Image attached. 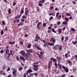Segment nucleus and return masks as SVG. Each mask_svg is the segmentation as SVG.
<instances>
[{
    "instance_id": "44",
    "label": "nucleus",
    "mask_w": 77,
    "mask_h": 77,
    "mask_svg": "<svg viewBox=\"0 0 77 77\" xmlns=\"http://www.w3.org/2000/svg\"><path fill=\"white\" fill-rule=\"evenodd\" d=\"M4 52V51L3 50H1L0 53H3V52Z\"/></svg>"
},
{
    "instance_id": "38",
    "label": "nucleus",
    "mask_w": 77,
    "mask_h": 77,
    "mask_svg": "<svg viewBox=\"0 0 77 77\" xmlns=\"http://www.w3.org/2000/svg\"><path fill=\"white\" fill-rule=\"evenodd\" d=\"M68 37L67 36L66 38V39L65 40V41L66 42V41L68 40Z\"/></svg>"
},
{
    "instance_id": "42",
    "label": "nucleus",
    "mask_w": 77,
    "mask_h": 77,
    "mask_svg": "<svg viewBox=\"0 0 77 77\" xmlns=\"http://www.w3.org/2000/svg\"><path fill=\"white\" fill-rule=\"evenodd\" d=\"M2 24L3 25H5V21L3 20V21H2Z\"/></svg>"
},
{
    "instance_id": "53",
    "label": "nucleus",
    "mask_w": 77,
    "mask_h": 77,
    "mask_svg": "<svg viewBox=\"0 0 77 77\" xmlns=\"http://www.w3.org/2000/svg\"><path fill=\"white\" fill-rule=\"evenodd\" d=\"M60 18H61V15L59 16L58 18V20H60Z\"/></svg>"
},
{
    "instance_id": "55",
    "label": "nucleus",
    "mask_w": 77,
    "mask_h": 77,
    "mask_svg": "<svg viewBox=\"0 0 77 77\" xmlns=\"http://www.w3.org/2000/svg\"><path fill=\"white\" fill-rule=\"evenodd\" d=\"M42 23L41 22H39L37 24V25H38V26H39Z\"/></svg>"
},
{
    "instance_id": "22",
    "label": "nucleus",
    "mask_w": 77,
    "mask_h": 77,
    "mask_svg": "<svg viewBox=\"0 0 77 77\" xmlns=\"http://www.w3.org/2000/svg\"><path fill=\"white\" fill-rule=\"evenodd\" d=\"M15 43V42H9V44H11V45H14V44Z\"/></svg>"
},
{
    "instance_id": "52",
    "label": "nucleus",
    "mask_w": 77,
    "mask_h": 77,
    "mask_svg": "<svg viewBox=\"0 0 77 77\" xmlns=\"http://www.w3.org/2000/svg\"><path fill=\"white\" fill-rule=\"evenodd\" d=\"M62 68H63V69H64V70H65V69L66 68V67H65L64 66H62Z\"/></svg>"
},
{
    "instance_id": "7",
    "label": "nucleus",
    "mask_w": 77,
    "mask_h": 77,
    "mask_svg": "<svg viewBox=\"0 0 77 77\" xmlns=\"http://www.w3.org/2000/svg\"><path fill=\"white\" fill-rule=\"evenodd\" d=\"M47 44L49 45H51V46H54V44L53 43H47Z\"/></svg>"
},
{
    "instance_id": "10",
    "label": "nucleus",
    "mask_w": 77,
    "mask_h": 77,
    "mask_svg": "<svg viewBox=\"0 0 77 77\" xmlns=\"http://www.w3.org/2000/svg\"><path fill=\"white\" fill-rule=\"evenodd\" d=\"M5 53H6V55H8V54H9V51L8 49H7Z\"/></svg>"
},
{
    "instance_id": "23",
    "label": "nucleus",
    "mask_w": 77,
    "mask_h": 77,
    "mask_svg": "<svg viewBox=\"0 0 77 77\" xmlns=\"http://www.w3.org/2000/svg\"><path fill=\"white\" fill-rule=\"evenodd\" d=\"M54 57H51L50 58V60L51 61V62H52V61H53V62L54 61Z\"/></svg>"
},
{
    "instance_id": "20",
    "label": "nucleus",
    "mask_w": 77,
    "mask_h": 77,
    "mask_svg": "<svg viewBox=\"0 0 77 77\" xmlns=\"http://www.w3.org/2000/svg\"><path fill=\"white\" fill-rule=\"evenodd\" d=\"M23 69V67H20L19 68L18 71H21Z\"/></svg>"
},
{
    "instance_id": "30",
    "label": "nucleus",
    "mask_w": 77,
    "mask_h": 77,
    "mask_svg": "<svg viewBox=\"0 0 77 77\" xmlns=\"http://www.w3.org/2000/svg\"><path fill=\"white\" fill-rule=\"evenodd\" d=\"M65 57H66V59L68 57V54H67V53L65 54Z\"/></svg>"
},
{
    "instance_id": "2",
    "label": "nucleus",
    "mask_w": 77,
    "mask_h": 77,
    "mask_svg": "<svg viewBox=\"0 0 77 77\" xmlns=\"http://www.w3.org/2000/svg\"><path fill=\"white\" fill-rule=\"evenodd\" d=\"M30 55V54L29 53H26V54H25V56H24V57H25V58L26 59H27L29 57V56Z\"/></svg>"
},
{
    "instance_id": "11",
    "label": "nucleus",
    "mask_w": 77,
    "mask_h": 77,
    "mask_svg": "<svg viewBox=\"0 0 77 77\" xmlns=\"http://www.w3.org/2000/svg\"><path fill=\"white\" fill-rule=\"evenodd\" d=\"M23 14H24V10L23 9H21L20 11V14L22 15Z\"/></svg>"
},
{
    "instance_id": "1",
    "label": "nucleus",
    "mask_w": 77,
    "mask_h": 77,
    "mask_svg": "<svg viewBox=\"0 0 77 77\" xmlns=\"http://www.w3.org/2000/svg\"><path fill=\"white\" fill-rule=\"evenodd\" d=\"M50 42H52L53 43H56V39L54 38H52L50 39Z\"/></svg>"
},
{
    "instance_id": "37",
    "label": "nucleus",
    "mask_w": 77,
    "mask_h": 77,
    "mask_svg": "<svg viewBox=\"0 0 77 77\" xmlns=\"http://www.w3.org/2000/svg\"><path fill=\"white\" fill-rule=\"evenodd\" d=\"M22 18H27V16L26 15H24V16H23L22 17Z\"/></svg>"
},
{
    "instance_id": "6",
    "label": "nucleus",
    "mask_w": 77,
    "mask_h": 77,
    "mask_svg": "<svg viewBox=\"0 0 77 77\" xmlns=\"http://www.w3.org/2000/svg\"><path fill=\"white\" fill-rule=\"evenodd\" d=\"M67 63H68L69 66H71V65H72V62H71V61H67Z\"/></svg>"
},
{
    "instance_id": "8",
    "label": "nucleus",
    "mask_w": 77,
    "mask_h": 77,
    "mask_svg": "<svg viewBox=\"0 0 77 77\" xmlns=\"http://www.w3.org/2000/svg\"><path fill=\"white\" fill-rule=\"evenodd\" d=\"M58 67L60 69H62V65H61V64L58 63Z\"/></svg>"
},
{
    "instance_id": "14",
    "label": "nucleus",
    "mask_w": 77,
    "mask_h": 77,
    "mask_svg": "<svg viewBox=\"0 0 77 77\" xmlns=\"http://www.w3.org/2000/svg\"><path fill=\"white\" fill-rule=\"evenodd\" d=\"M8 12L9 14H11V9L10 8H8Z\"/></svg>"
},
{
    "instance_id": "18",
    "label": "nucleus",
    "mask_w": 77,
    "mask_h": 77,
    "mask_svg": "<svg viewBox=\"0 0 77 77\" xmlns=\"http://www.w3.org/2000/svg\"><path fill=\"white\" fill-rule=\"evenodd\" d=\"M58 34H60V33H61V32H62V29H58Z\"/></svg>"
},
{
    "instance_id": "3",
    "label": "nucleus",
    "mask_w": 77,
    "mask_h": 77,
    "mask_svg": "<svg viewBox=\"0 0 77 77\" xmlns=\"http://www.w3.org/2000/svg\"><path fill=\"white\" fill-rule=\"evenodd\" d=\"M59 45H57L54 47L53 49L55 50H57L59 49Z\"/></svg>"
},
{
    "instance_id": "5",
    "label": "nucleus",
    "mask_w": 77,
    "mask_h": 77,
    "mask_svg": "<svg viewBox=\"0 0 77 77\" xmlns=\"http://www.w3.org/2000/svg\"><path fill=\"white\" fill-rule=\"evenodd\" d=\"M14 70H13V74L14 75V76H17V74H16V72H17V71H16V69H14Z\"/></svg>"
},
{
    "instance_id": "15",
    "label": "nucleus",
    "mask_w": 77,
    "mask_h": 77,
    "mask_svg": "<svg viewBox=\"0 0 77 77\" xmlns=\"http://www.w3.org/2000/svg\"><path fill=\"white\" fill-rule=\"evenodd\" d=\"M64 70L66 72H68L69 71V69H68L67 67H66Z\"/></svg>"
},
{
    "instance_id": "17",
    "label": "nucleus",
    "mask_w": 77,
    "mask_h": 77,
    "mask_svg": "<svg viewBox=\"0 0 77 77\" xmlns=\"http://www.w3.org/2000/svg\"><path fill=\"white\" fill-rule=\"evenodd\" d=\"M25 14L26 15H28L29 11H25Z\"/></svg>"
},
{
    "instance_id": "58",
    "label": "nucleus",
    "mask_w": 77,
    "mask_h": 77,
    "mask_svg": "<svg viewBox=\"0 0 77 77\" xmlns=\"http://www.w3.org/2000/svg\"><path fill=\"white\" fill-rule=\"evenodd\" d=\"M20 44H21V45H23V42H19Z\"/></svg>"
},
{
    "instance_id": "13",
    "label": "nucleus",
    "mask_w": 77,
    "mask_h": 77,
    "mask_svg": "<svg viewBox=\"0 0 77 77\" xmlns=\"http://www.w3.org/2000/svg\"><path fill=\"white\" fill-rule=\"evenodd\" d=\"M35 67L34 69V71H38L39 69V68L36 67Z\"/></svg>"
},
{
    "instance_id": "36",
    "label": "nucleus",
    "mask_w": 77,
    "mask_h": 77,
    "mask_svg": "<svg viewBox=\"0 0 77 77\" xmlns=\"http://www.w3.org/2000/svg\"><path fill=\"white\" fill-rule=\"evenodd\" d=\"M4 33V32H3V30H2L1 31V34H1V35H3Z\"/></svg>"
},
{
    "instance_id": "25",
    "label": "nucleus",
    "mask_w": 77,
    "mask_h": 77,
    "mask_svg": "<svg viewBox=\"0 0 77 77\" xmlns=\"http://www.w3.org/2000/svg\"><path fill=\"white\" fill-rule=\"evenodd\" d=\"M51 30L53 32H54V33H56V31H54V28H52L51 29Z\"/></svg>"
},
{
    "instance_id": "46",
    "label": "nucleus",
    "mask_w": 77,
    "mask_h": 77,
    "mask_svg": "<svg viewBox=\"0 0 77 77\" xmlns=\"http://www.w3.org/2000/svg\"><path fill=\"white\" fill-rule=\"evenodd\" d=\"M57 25H60V21H59L58 22H57Z\"/></svg>"
},
{
    "instance_id": "35",
    "label": "nucleus",
    "mask_w": 77,
    "mask_h": 77,
    "mask_svg": "<svg viewBox=\"0 0 77 77\" xmlns=\"http://www.w3.org/2000/svg\"><path fill=\"white\" fill-rule=\"evenodd\" d=\"M52 62L51 61H50L49 62L48 64L52 65Z\"/></svg>"
},
{
    "instance_id": "24",
    "label": "nucleus",
    "mask_w": 77,
    "mask_h": 77,
    "mask_svg": "<svg viewBox=\"0 0 77 77\" xmlns=\"http://www.w3.org/2000/svg\"><path fill=\"white\" fill-rule=\"evenodd\" d=\"M40 55H41L42 57V56H43V52H42V51H41L40 52Z\"/></svg>"
},
{
    "instance_id": "43",
    "label": "nucleus",
    "mask_w": 77,
    "mask_h": 77,
    "mask_svg": "<svg viewBox=\"0 0 77 77\" xmlns=\"http://www.w3.org/2000/svg\"><path fill=\"white\" fill-rule=\"evenodd\" d=\"M51 30L50 29L48 30V33H51Z\"/></svg>"
},
{
    "instance_id": "9",
    "label": "nucleus",
    "mask_w": 77,
    "mask_h": 77,
    "mask_svg": "<svg viewBox=\"0 0 77 77\" xmlns=\"http://www.w3.org/2000/svg\"><path fill=\"white\" fill-rule=\"evenodd\" d=\"M20 60H23V61L24 62V61H25V59L23 57H20Z\"/></svg>"
},
{
    "instance_id": "49",
    "label": "nucleus",
    "mask_w": 77,
    "mask_h": 77,
    "mask_svg": "<svg viewBox=\"0 0 77 77\" xmlns=\"http://www.w3.org/2000/svg\"><path fill=\"white\" fill-rule=\"evenodd\" d=\"M21 21H22V22H24V19L23 18L21 20Z\"/></svg>"
},
{
    "instance_id": "26",
    "label": "nucleus",
    "mask_w": 77,
    "mask_h": 77,
    "mask_svg": "<svg viewBox=\"0 0 77 77\" xmlns=\"http://www.w3.org/2000/svg\"><path fill=\"white\" fill-rule=\"evenodd\" d=\"M37 49L39 50H40V51H42V49L39 48V46L37 47Z\"/></svg>"
},
{
    "instance_id": "29",
    "label": "nucleus",
    "mask_w": 77,
    "mask_h": 77,
    "mask_svg": "<svg viewBox=\"0 0 77 77\" xmlns=\"http://www.w3.org/2000/svg\"><path fill=\"white\" fill-rule=\"evenodd\" d=\"M32 46V45H31V44H29L28 45V46H27V48H30V47Z\"/></svg>"
},
{
    "instance_id": "54",
    "label": "nucleus",
    "mask_w": 77,
    "mask_h": 77,
    "mask_svg": "<svg viewBox=\"0 0 77 77\" xmlns=\"http://www.w3.org/2000/svg\"><path fill=\"white\" fill-rule=\"evenodd\" d=\"M29 51L30 53H33V50L32 49H29Z\"/></svg>"
},
{
    "instance_id": "45",
    "label": "nucleus",
    "mask_w": 77,
    "mask_h": 77,
    "mask_svg": "<svg viewBox=\"0 0 77 77\" xmlns=\"http://www.w3.org/2000/svg\"><path fill=\"white\" fill-rule=\"evenodd\" d=\"M21 15H22L20 14V15H17V17L18 18H20V17H21Z\"/></svg>"
},
{
    "instance_id": "39",
    "label": "nucleus",
    "mask_w": 77,
    "mask_h": 77,
    "mask_svg": "<svg viewBox=\"0 0 77 77\" xmlns=\"http://www.w3.org/2000/svg\"><path fill=\"white\" fill-rule=\"evenodd\" d=\"M54 62H55L56 63V62H57V59L54 58Z\"/></svg>"
},
{
    "instance_id": "31",
    "label": "nucleus",
    "mask_w": 77,
    "mask_h": 77,
    "mask_svg": "<svg viewBox=\"0 0 77 77\" xmlns=\"http://www.w3.org/2000/svg\"><path fill=\"white\" fill-rule=\"evenodd\" d=\"M29 75L31 77H33V73H29Z\"/></svg>"
},
{
    "instance_id": "48",
    "label": "nucleus",
    "mask_w": 77,
    "mask_h": 77,
    "mask_svg": "<svg viewBox=\"0 0 77 77\" xmlns=\"http://www.w3.org/2000/svg\"><path fill=\"white\" fill-rule=\"evenodd\" d=\"M4 30L6 31H8V27L7 26L6 28L4 29Z\"/></svg>"
},
{
    "instance_id": "60",
    "label": "nucleus",
    "mask_w": 77,
    "mask_h": 77,
    "mask_svg": "<svg viewBox=\"0 0 77 77\" xmlns=\"http://www.w3.org/2000/svg\"><path fill=\"white\" fill-rule=\"evenodd\" d=\"M5 65H3V69H5Z\"/></svg>"
},
{
    "instance_id": "34",
    "label": "nucleus",
    "mask_w": 77,
    "mask_h": 77,
    "mask_svg": "<svg viewBox=\"0 0 77 77\" xmlns=\"http://www.w3.org/2000/svg\"><path fill=\"white\" fill-rule=\"evenodd\" d=\"M19 23L20 24L21 26H23V25H24V23H23V22Z\"/></svg>"
},
{
    "instance_id": "61",
    "label": "nucleus",
    "mask_w": 77,
    "mask_h": 77,
    "mask_svg": "<svg viewBox=\"0 0 77 77\" xmlns=\"http://www.w3.org/2000/svg\"><path fill=\"white\" fill-rule=\"evenodd\" d=\"M43 27H45V26H46V23H44L43 25Z\"/></svg>"
},
{
    "instance_id": "33",
    "label": "nucleus",
    "mask_w": 77,
    "mask_h": 77,
    "mask_svg": "<svg viewBox=\"0 0 77 77\" xmlns=\"http://www.w3.org/2000/svg\"><path fill=\"white\" fill-rule=\"evenodd\" d=\"M66 16H71V14H70L68 13L66 14Z\"/></svg>"
},
{
    "instance_id": "64",
    "label": "nucleus",
    "mask_w": 77,
    "mask_h": 77,
    "mask_svg": "<svg viewBox=\"0 0 77 77\" xmlns=\"http://www.w3.org/2000/svg\"><path fill=\"white\" fill-rule=\"evenodd\" d=\"M8 54L11 56H12L13 54H12V53H8Z\"/></svg>"
},
{
    "instance_id": "4",
    "label": "nucleus",
    "mask_w": 77,
    "mask_h": 77,
    "mask_svg": "<svg viewBox=\"0 0 77 77\" xmlns=\"http://www.w3.org/2000/svg\"><path fill=\"white\" fill-rule=\"evenodd\" d=\"M20 53L23 56H25V54H26V52H25L24 51H22L20 52Z\"/></svg>"
},
{
    "instance_id": "21",
    "label": "nucleus",
    "mask_w": 77,
    "mask_h": 77,
    "mask_svg": "<svg viewBox=\"0 0 77 77\" xmlns=\"http://www.w3.org/2000/svg\"><path fill=\"white\" fill-rule=\"evenodd\" d=\"M64 20H66V22H68V21H69V19L68 18H67V17H65L64 18Z\"/></svg>"
},
{
    "instance_id": "50",
    "label": "nucleus",
    "mask_w": 77,
    "mask_h": 77,
    "mask_svg": "<svg viewBox=\"0 0 77 77\" xmlns=\"http://www.w3.org/2000/svg\"><path fill=\"white\" fill-rule=\"evenodd\" d=\"M33 67H37L38 68V67H39L38 65H34L33 66Z\"/></svg>"
},
{
    "instance_id": "62",
    "label": "nucleus",
    "mask_w": 77,
    "mask_h": 77,
    "mask_svg": "<svg viewBox=\"0 0 77 77\" xmlns=\"http://www.w3.org/2000/svg\"><path fill=\"white\" fill-rule=\"evenodd\" d=\"M15 5H16V3L14 2L13 3V5L14 6H15Z\"/></svg>"
},
{
    "instance_id": "12",
    "label": "nucleus",
    "mask_w": 77,
    "mask_h": 77,
    "mask_svg": "<svg viewBox=\"0 0 77 77\" xmlns=\"http://www.w3.org/2000/svg\"><path fill=\"white\" fill-rule=\"evenodd\" d=\"M35 38H38V39H40V37H39V36H38V34H36V36L35 37Z\"/></svg>"
},
{
    "instance_id": "47",
    "label": "nucleus",
    "mask_w": 77,
    "mask_h": 77,
    "mask_svg": "<svg viewBox=\"0 0 77 77\" xmlns=\"http://www.w3.org/2000/svg\"><path fill=\"white\" fill-rule=\"evenodd\" d=\"M38 63H39V62H37L36 63H34L33 64L34 65H37V64H38Z\"/></svg>"
},
{
    "instance_id": "63",
    "label": "nucleus",
    "mask_w": 77,
    "mask_h": 77,
    "mask_svg": "<svg viewBox=\"0 0 77 77\" xmlns=\"http://www.w3.org/2000/svg\"><path fill=\"white\" fill-rule=\"evenodd\" d=\"M65 74H63L61 76V77H65Z\"/></svg>"
},
{
    "instance_id": "51",
    "label": "nucleus",
    "mask_w": 77,
    "mask_h": 77,
    "mask_svg": "<svg viewBox=\"0 0 77 77\" xmlns=\"http://www.w3.org/2000/svg\"><path fill=\"white\" fill-rule=\"evenodd\" d=\"M52 19H53V17H50L49 18V20H51Z\"/></svg>"
},
{
    "instance_id": "56",
    "label": "nucleus",
    "mask_w": 77,
    "mask_h": 77,
    "mask_svg": "<svg viewBox=\"0 0 77 77\" xmlns=\"http://www.w3.org/2000/svg\"><path fill=\"white\" fill-rule=\"evenodd\" d=\"M25 11H29V10H28V8H25Z\"/></svg>"
},
{
    "instance_id": "41",
    "label": "nucleus",
    "mask_w": 77,
    "mask_h": 77,
    "mask_svg": "<svg viewBox=\"0 0 77 77\" xmlns=\"http://www.w3.org/2000/svg\"><path fill=\"white\" fill-rule=\"evenodd\" d=\"M71 31H72L73 32H74L75 30V29H74V28H72L71 29Z\"/></svg>"
},
{
    "instance_id": "59",
    "label": "nucleus",
    "mask_w": 77,
    "mask_h": 77,
    "mask_svg": "<svg viewBox=\"0 0 77 77\" xmlns=\"http://www.w3.org/2000/svg\"><path fill=\"white\" fill-rule=\"evenodd\" d=\"M29 72L28 71V70H27L26 71V75H28L29 74Z\"/></svg>"
},
{
    "instance_id": "19",
    "label": "nucleus",
    "mask_w": 77,
    "mask_h": 77,
    "mask_svg": "<svg viewBox=\"0 0 77 77\" xmlns=\"http://www.w3.org/2000/svg\"><path fill=\"white\" fill-rule=\"evenodd\" d=\"M28 71L29 73H30V72H32V69H29Z\"/></svg>"
},
{
    "instance_id": "32",
    "label": "nucleus",
    "mask_w": 77,
    "mask_h": 77,
    "mask_svg": "<svg viewBox=\"0 0 77 77\" xmlns=\"http://www.w3.org/2000/svg\"><path fill=\"white\" fill-rule=\"evenodd\" d=\"M57 14H59V12H57L56 14V18H57V19L58 20V16H57Z\"/></svg>"
},
{
    "instance_id": "27",
    "label": "nucleus",
    "mask_w": 77,
    "mask_h": 77,
    "mask_svg": "<svg viewBox=\"0 0 77 77\" xmlns=\"http://www.w3.org/2000/svg\"><path fill=\"white\" fill-rule=\"evenodd\" d=\"M54 65L56 68H57V63H54Z\"/></svg>"
},
{
    "instance_id": "28",
    "label": "nucleus",
    "mask_w": 77,
    "mask_h": 77,
    "mask_svg": "<svg viewBox=\"0 0 77 77\" xmlns=\"http://www.w3.org/2000/svg\"><path fill=\"white\" fill-rule=\"evenodd\" d=\"M16 58L17 60H18V61H19V57H18V56H16Z\"/></svg>"
},
{
    "instance_id": "57",
    "label": "nucleus",
    "mask_w": 77,
    "mask_h": 77,
    "mask_svg": "<svg viewBox=\"0 0 77 77\" xmlns=\"http://www.w3.org/2000/svg\"><path fill=\"white\" fill-rule=\"evenodd\" d=\"M53 8H54V7L53 6H51L50 7V9L51 10V9H53Z\"/></svg>"
},
{
    "instance_id": "16",
    "label": "nucleus",
    "mask_w": 77,
    "mask_h": 77,
    "mask_svg": "<svg viewBox=\"0 0 77 77\" xmlns=\"http://www.w3.org/2000/svg\"><path fill=\"white\" fill-rule=\"evenodd\" d=\"M62 24H65V25H67L68 24V23L65 21H64L63 22Z\"/></svg>"
},
{
    "instance_id": "40",
    "label": "nucleus",
    "mask_w": 77,
    "mask_h": 77,
    "mask_svg": "<svg viewBox=\"0 0 77 77\" xmlns=\"http://www.w3.org/2000/svg\"><path fill=\"white\" fill-rule=\"evenodd\" d=\"M73 42V44H74V45H75V44H76V43H77V41H76L74 42Z\"/></svg>"
}]
</instances>
